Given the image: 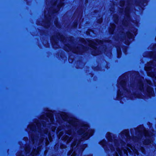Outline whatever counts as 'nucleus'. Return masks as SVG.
I'll return each instance as SVG.
<instances>
[{"mask_svg":"<svg viewBox=\"0 0 156 156\" xmlns=\"http://www.w3.org/2000/svg\"><path fill=\"white\" fill-rule=\"evenodd\" d=\"M61 117L65 121H67L70 125L76 127V129L78 127L80 129L78 130V133L80 135H82V138L84 139L87 140L89 137L92 136L94 132L93 129H89L88 131L87 130L89 127L87 125L84 126H80L79 122L77 120L74 118L70 117L66 113L62 112L60 114Z\"/></svg>","mask_w":156,"mask_h":156,"instance_id":"nucleus-1","label":"nucleus"},{"mask_svg":"<svg viewBox=\"0 0 156 156\" xmlns=\"http://www.w3.org/2000/svg\"><path fill=\"white\" fill-rule=\"evenodd\" d=\"M136 131V133L139 132L141 136L144 135L146 138V140L144 142V144H149L153 142L152 137H151L153 134L152 133L148 132L142 126L137 128Z\"/></svg>","mask_w":156,"mask_h":156,"instance_id":"nucleus-2","label":"nucleus"},{"mask_svg":"<svg viewBox=\"0 0 156 156\" xmlns=\"http://www.w3.org/2000/svg\"><path fill=\"white\" fill-rule=\"evenodd\" d=\"M126 149H123L122 150H121L119 148L116 147L115 149V155L116 156H119L118 154L120 155H121L122 151L123 152L124 154L127 155V151L129 152H131L130 149L132 150L133 152L137 155H138V153L137 150L135 149L133 147L130 145L129 144L127 145V147L126 148Z\"/></svg>","mask_w":156,"mask_h":156,"instance_id":"nucleus-3","label":"nucleus"},{"mask_svg":"<svg viewBox=\"0 0 156 156\" xmlns=\"http://www.w3.org/2000/svg\"><path fill=\"white\" fill-rule=\"evenodd\" d=\"M88 44L91 48H93L94 51V52H93L92 53V55H99V53L98 51V50L96 49L97 47H96L98 44H103V41L99 40H97L95 41V42L92 41L91 40H88L87 41Z\"/></svg>","mask_w":156,"mask_h":156,"instance_id":"nucleus-4","label":"nucleus"},{"mask_svg":"<svg viewBox=\"0 0 156 156\" xmlns=\"http://www.w3.org/2000/svg\"><path fill=\"white\" fill-rule=\"evenodd\" d=\"M46 117L44 116H42L41 117V119L45 120L47 122L52 123L54 120L53 116L52 113L51 112H47Z\"/></svg>","mask_w":156,"mask_h":156,"instance_id":"nucleus-5","label":"nucleus"},{"mask_svg":"<svg viewBox=\"0 0 156 156\" xmlns=\"http://www.w3.org/2000/svg\"><path fill=\"white\" fill-rule=\"evenodd\" d=\"M41 124H40L39 123H34L33 124L30 125L28 128L30 129V130L34 131L35 130L37 129L38 131L41 132L42 131L40 129V127L41 126Z\"/></svg>","mask_w":156,"mask_h":156,"instance_id":"nucleus-6","label":"nucleus"},{"mask_svg":"<svg viewBox=\"0 0 156 156\" xmlns=\"http://www.w3.org/2000/svg\"><path fill=\"white\" fill-rule=\"evenodd\" d=\"M145 69L146 71H147V74L148 76H150L152 77H154L156 79V73H150L149 72L152 69V67L150 66V64H148L145 67Z\"/></svg>","mask_w":156,"mask_h":156,"instance_id":"nucleus-7","label":"nucleus"},{"mask_svg":"<svg viewBox=\"0 0 156 156\" xmlns=\"http://www.w3.org/2000/svg\"><path fill=\"white\" fill-rule=\"evenodd\" d=\"M122 76H121L120 78V79L119 81V87L120 86L124 90H126L125 86L126 85V81L125 79H123L122 80H120L121 79Z\"/></svg>","mask_w":156,"mask_h":156,"instance_id":"nucleus-8","label":"nucleus"},{"mask_svg":"<svg viewBox=\"0 0 156 156\" xmlns=\"http://www.w3.org/2000/svg\"><path fill=\"white\" fill-rule=\"evenodd\" d=\"M62 138L63 140L66 141H67V143H68L71 141L73 137H72L71 136H69L67 135H66L63 136Z\"/></svg>","mask_w":156,"mask_h":156,"instance_id":"nucleus-9","label":"nucleus"},{"mask_svg":"<svg viewBox=\"0 0 156 156\" xmlns=\"http://www.w3.org/2000/svg\"><path fill=\"white\" fill-rule=\"evenodd\" d=\"M40 150V148L38 147L37 150H36V149H34L31 152V155L32 156H34V155H36L38 153L39 151Z\"/></svg>","mask_w":156,"mask_h":156,"instance_id":"nucleus-10","label":"nucleus"},{"mask_svg":"<svg viewBox=\"0 0 156 156\" xmlns=\"http://www.w3.org/2000/svg\"><path fill=\"white\" fill-rule=\"evenodd\" d=\"M143 78H142L140 81H139L138 86L141 90H142L143 89Z\"/></svg>","mask_w":156,"mask_h":156,"instance_id":"nucleus-11","label":"nucleus"},{"mask_svg":"<svg viewBox=\"0 0 156 156\" xmlns=\"http://www.w3.org/2000/svg\"><path fill=\"white\" fill-rule=\"evenodd\" d=\"M122 133L124 134L127 138H128L129 136V132L128 130H126L123 131Z\"/></svg>","mask_w":156,"mask_h":156,"instance_id":"nucleus-12","label":"nucleus"},{"mask_svg":"<svg viewBox=\"0 0 156 156\" xmlns=\"http://www.w3.org/2000/svg\"><path fill=\"white\" fill-rule=\"evenodd\" d=\"M69 50H67V51H71L74 53H78L79 52L78 49L77 48V50H74V49H72L70 47H68Z\"/></svg>","mask_w":156,"mask_h":156,"instance_id":"nucleus-13","label":"nucleus"},{"mask_svg":"<svg viewBox=\"0 0 156 156\" xmlns=\"http://www.w3.org/2000/svg\"><path fill=\"white\" fill-rule=\"evenodd\" d=\"M115 27V26L114 24H112L111 25V28L109 30V32L111 33H112Z\"/></svg>","mask_w":156,"mask_h":156,"instance_id":"nucleus-14","label":"nucleus"},{"mask_svg":"<svg viewBox=\"0 0 156 156\" xmlns=\"http://www.w3.org/2000/svg\"><path fill=\"white\" fill-rule=\"evenodd\" d=\"M147 92L150 94H151L153 91V89L150 87H148L147 89Z\"/></svg>","mask_w":156,"mask_h":156,"instance_id":"nucleus-15","label":"nucleus"},{"mask_svg":"<svg viewBox=\"0 0 156 156\" xmlns=\"http://www.w3.org/2000/svg\"><path fill=\"white\" fill-rule=\"evenodd\" d=\"M107 138L109 141H110L112 142V137L111 134L108 133L107 134Z\"/></svg>","mask_w":156,"mask_h":156,"instance_id":"nucleus-16","label":"nucleus"},{"mask_svg":"<svg viewBox=\"0 0 156 156\" xmlns=\"http://www.w3.org/2000/svg\"><path fill=\"white\" fill-rule=\"evenodd\" d=\"M127 37L129 38H132L133 37V34L130 33H128L126 34Z\"/></svg>","mask_w":156,"mask_h":156,"instance_id":"nucleus-17","label":"nucleus"},{"mask_svg":"<svg viewBox=\"0 0 156 156\" xmlns=\"http://www.w3.org/2000/svg\"><path fill=\"white\" fill-rule=\"evenodd\" d=\"M63 5V3L62 2H61L60 4V5L58 6V9L54 11V12H58V10L59 9V6H62Z\"/></svg>","mask_w":156,"mask_h":156,"instance_id":"nucleus-18","label":"nucleus"},{"mask_svg":"<svg viewBox=\"0 0 156 156\" xmlns=\"http://www.w3.org/2000/svg\"><path fill=\"white\" fill-rule=\"evenodd\" d=\"M25 151L27 153H28L30 151V148L29 146L25 148Z\"/></svg>","mask_w":156,"mask_h":156,"instance_id":"nucleus-19","label":"nucleus"},{"mask_svg":"<svg viewBox=\"0 0 156 156\" xmlns=\"http://www.w3.org/2000/svg\"><path fill=\"white\" fill-rule=\"evenodd\" d=\"M76 144V141H75L72 144L71 147L73 148L75 146Z\"/></svg>","mask_w":156,"mask_h":156,"instance_id":"nucleus-20","label":"nucleus"},{"mask_svg":"<svg viewBox=\"0 0 156 156\" xmlns=\"http://www.w3.org/2000/svg\"><path fill=\"white\" fill-rule=\"evenodd\" d=\"M66 134H68V135H70V134H71V131L70 129H69L68 130V131H66Z\"/></svg>","mask_w":156,"mask_h":156,"instance_id":"nucleus-21","label":"nucleus"},{"mask_svg":"<svg viewBox=\"0 0 156 156\" xmlns=\"http://www.w3.org/2000/svg\"><path fill=\"white\" fill-rule=\"evenodd\" d=\"M63 134V132H60L58 134V136H59V138L62 136V134Z\"/></svg>","mask_w":156,"mask_h":156,"instance_id":"nucleus-22","label":"nucleus"},{"mask_svg":"<svg viewBox=\"0 0 156 156\" xmlns=\"http://www.w3.org/2000/svg\"><path fill=\"white\" fill-rule=\"evenodd\" d=\"M48 138H49V139L50 140V141H51V137L50 136V134L49 133L48 134Z\"/></svg>","mask_w":156,"mask_h":156,"instance_id":"nucleus-23","label":"nucleus"},{"mask_svg":"<svg viewBox=\"0 0 156 156\" xmlns=\"http://www.w3.org/2000/svg\"><path fill=\"white\" fill-rule=\"evenodd\" d=\"M48 131L47 129H45L44 131V133L46 134H47L48 133Z\"/></svg>","mask_w":156,"mask_h":156,"instance_id":"nucleus-24","label":"nucleus"},{"mask_svg":"<svg viewBox=\"0 0 156 156\" xmlns=\"http://www.w3.org/2000/svg\"><path fill=\"white\" fill-rule=\"evenodd\" d=\"M124 5V1H122L120 2V5L121 6H122Z\"/></svg>","mask_w":156,"mask_h":156,"instance_id":"nucleus-25","label":"nucleus"},{"mask_svg":"<svg viewBox=\"0 0 156 156\" xmlns=\"http://www.w3.org/2000/svg\"><path fill=\"white\" fill-rule=\"evenodd\" d=\"M118 57H120L121 55V52L120 51H118Z\"/></svg>","mask_w":156,"mask_h":156,"instance_id":"nucleus-26","label":"nucleus"},{"mask_svg":"<svg viewBox=\"0 0 156 156\" xmlns=\"http://www.w3.org/2000/svg\"><path fill=\"white\" fill-rule=\"evenodd\" d=\"M76 153L75 151H74L72 154L71 155V156H75L76 155Z\"/></svg>","mask_w":156,"mask_h":156,"instance_id":"nucleus-27","label":"nucleus"},{"mask_svg":"<svg viewBox=\"0 0 156 156\" xmlns=\"http://www.w3.org/2000/svg\"><path fill=\"white\" fill-rule=\"evenodd\" d=\"M46 144L47 145L49 144V142L48 140V139L47 138H46Z\"/></svg>","mask_w":156,"mask_h":156,"instance_id":"nucleus-28","label":"nucleus"},{"mask_svg":"<svg viewBox=\"0 0 156 156\" xmlns=\"http://www.w3.org/2000/svg\"><path fill=\"white\" fill-rule=\"evenodd\" d=\"M56 129V127H53L52 128V130L53 131H54Z\"/></svg>","mask_w":156,"mask_h":156,"instance_id":"nucleus-29","label":"nucleus"},{"mask_svg":"<svg viewBox=\"0 0 156 156\" xmlns=\"http://www.w3.org/2000/svg\"><path fill=\"white\" fill-rule=\"evenodd\" d=\"M141 151L143 153H144V149L143 148H142V147H141Z\"/></svg>","mask_w":156,"mask_h":156,"instance_id":"nucleus-30","label":"nucleus"},{"mask_svg":"<svg viewBox=\"0 0 156 156\" xmlns=\"http://www.w3.org/2000/svg\"><path fill=\"white\" fill-rule=\"evenodd\" d=\"M73 151V150H72V151H69V154H70L72 153Z\"/></svg>","mask_w":156,"mask_h":156,"instance_id":"nucleus-31","label":"nucleus"},{"mask_svg":"<svg viewBox=\"0 0 156 156\" xmlns=\"http://www.w3.org/2000/svg\"><path fill=\"white\" fill-rule=\"evenodd\" d=\"M42 125L43 127L46 126L45 124L44 123H42Z\"/></svg>","mask_w":156,"mask_h":156,"instance_id":"nucleus-32","label":"nucleus"},{"mask_svg":"<svg viewBox=\"0 0 156 156\" xmlns=\"http://www.w3.org/2000/svg\"><path fill=\"white\" fill-rule=\"evenodd\" d=\"M80 142V141H79L78 142H77V146H78V144H79Z\"/></svg>","mask_w":156,"mask_h":156,"instance_id":"nucleus-33","label":"nucleus"},{"mask_svg":"<svg viewBox=\"0 0 156 156\" xmlns=\"http://www.w3.org/2000/svg\"><path fill=\"white\" fill-rule=\"evenodd\" d=\"M31 138H32V140L33 142V143H34V139L33 138H32V136H31Z\"/></svg>","mask_w":156,"mask_h":156,"instance_id":"nucleus-34","label":"nucleus"},{"mask_svg":"<svg viewBox=\"0 0 156 156\" xmlns=\"http://www.w3.org/2000/svg\"><path fill=\"white\" fill-rule=\"evenodd\" d=\"M147 83H148L150 84H151V82L150 81H148L147 82Z\"/></svg>","mask_w":156,"mask_h":156,"instance_id":"nucleus-35","label":"nucleus"},{"mask_svg":"<svg viewBox=\"0 0 156 156\" xmlns=\"http://www.w3.org/2000/svg\"><path fill=\"white\" fill-rule=\"evenodd\" d=\"M63 145H62L61 146V148H63Z\"/></svg>","mask_w":156,"mask_h":156,"instance_id":"nucleus-36","label":"nucleus"},{"mask_svg":"<svg viewBox=\"0 0 156 156\" xmlns=\"http://www.w3.org/2000/svg\"><path fill=\"white\" fill-rule=\"evenodd\" d=\"M57 131H58V132H59V129H58H58H57Z\"/></svg>","mask_w":156,"mask_h":156,"instance_id":"nucleus-37","label":"nucleus"},{"mask_svg":"<svg viewBox=\"0 0 156 156\" xmlns=\"http://www.w3.org/2000/svg\"><path fill=\"white\" fill-rule=\"evenodd\" d=\"M43 140H41V142H42L43 141Z\"/></svg>","mask_w":156,"mask_h":156,"instance_id":"nucleus-38","label":"nucleus"},{"mask_svg":"<svg viewBox=\"0 0 156 156\" xmlns=\"http://www.w3.org/2000/svg\"><path fill=\"white\" fill-rule=\"evenodd\" d=\"M57 37L58 38H59V37L58 36H57Z\"/></svg>","mask_w":156,"mask_h":156,"instance_id":"nucleus-39","label":"nucleus"},{"mask_svg":"<svg viewBox=\"0 0 156 156\" xmlns=\"http://www.w3.org/2000/svg\"><path fill=\"white\" fill-rule=\"evenodd\" d=\"M152 62H151V65H152Z\"/></svg>","mask_w":156,"mask_h":156,"instance_id":"nucleus-40","label":"nucleus"},{"mask_svg":"<svg viewBox=\"0 0 156 156\" xmlns=\"http://www.w3.org/2000/svg\"><path fill=\"white\" fill-rule=\"evenodd\" d=\"M45 16H46V13H45Z\"/></svg>","mask_w":156,"mask_h":156,"instance_id":"nucleus-41","label":"nucleus"},{"mask_svg":"<svg viewBox=\"0 0 156 156\" xmlns=\"http://www.w3.org/2000/svg\"><path fill=\"white\" fill-rule=\"evenodd\" d=\"M76 25H75V27H76Z\"/></svg>","mask_w":156,"mask_h":156,"instance_id":"nucleus-42","label":"nucleus"},{"mask_svg":"<svg viewBox=\"0 0 156 156\" xmlns=\"http://www.w3.org/2000/svg\"><path fill=\"white\" fill-rule=\"evenodd\" d=\"M69 62H70V60H69Z\"/></svg>","mask_w":156,"mask_h":156,"instance_id":"nucleus-43","label":"nucleus"},{"mask_svg":"<svg viewBox=\"0 0 156 156\" xmlns=\"http://www.w3.org/2000/svg\"><path fill=\"white\" fill-rule=\"evenodd\" d=\"M155 59H156V58H155Z\"/></svg>","mask_w":156,"mask_h":156,"instance_id":"nucleus-44","label":"nucleus"}]
</instances>
